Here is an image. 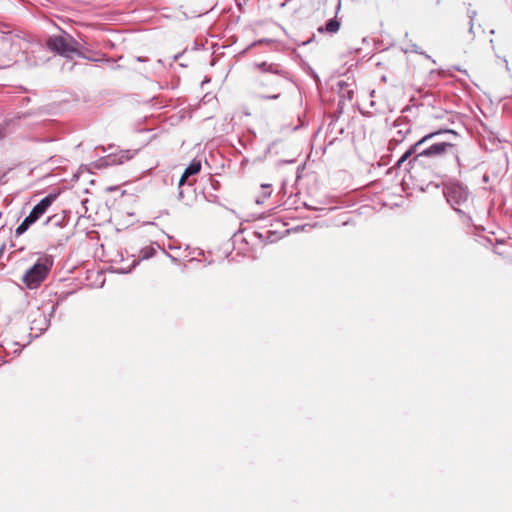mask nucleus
<instances>
[{"label":"nucleus","instance_id":"nucleus-3","mask_svg":"<svg viewBox=\"0 0 512 512\" xmlns=\"http://www.w3.org/2000/svg\"><path fill=\"white\" fill-rule=\"evenodd\" d=\"M79 46V42L69 34L51 36L47 39V47L65 58H72L73 54L82 56L78 51Z\"/></svg>","mask_w":512,"mask_h":512},{"label":"nucleus","instance_id":"nucleus-18","mask_svg":"<svg viewBox=\"0 0 512 512\" xmlns=\"http://www.w3.org/2000/svg\"><path fill=\"white\" fill-rule=\"evenodd\" d=\"M130 158H132V155L130 154V151H124L119 156V163H123L124 161H127Z\"/></svg>","mask_w":512,"mask_h":512},{"label":"nucleus","instance_id":"nucleus-2","mask_svg":"<svg viewBox=\"0 0 512 512\" xmlns=\"http://www.w3.org/2000/svg\"><path fill=\"white\" fill-rule=\"evenodd\" d=\"M448 135L456 136V132L448 133ZM442 136H447V134H442L433 140H430L428 144L424 145L419 149V154L417 153V157L420 158H432L438 159L444 156L448 152H452V155L458 159L457 154L452 151L454 149V145L448 139H442Z\"/></svg>","mask_w":512,"mask_h":512},{"label":"nucleus","instance_id":"nucleus-20","mask_svg":"<svg viewBox=\"0 0 512 512\" xmlns=\"http://www.w3.org/2000/svg\"><path fill=\"white\" fill-rule=\"evenodd\" d=\"M280 96V94H274V95H261L260 96V99H264V100H267V99H271V100H275V99H278Z\"/></svg>","mask_w":512,"mask_h":512},{"label":"nucleus","instance_id":"nucleus-14","mask_svg":"<svg viewBox=\"0 0 512 512\" xmlns=\"http://www.w3.org/2000/svg\"><path fill=\"white\" fill-rule=\"evenodd\" d=\"M467 16L470 20V27H469V33L474 35V20L477 16V11L471 8L467 9Z\"/></svg>","mask_w":512,"mask_h":512},{"label":"nucleus","instance_id":"nucleus-11","mask_svg":"<svg viewBox=\"0 0 512 512\" xmlns=\"http://www.w3.org/2000/svg\"><path fill=\"white\" fill-rule=\"evenodd\" d=\"M256 66L264 73L281 74V70L277 64L261 62L256 64Z\"/></svg>","mask_w":512,"mask_h":512},{"label":"nucleus","instance_id":"nucleus-16","mask_svg":"<svg viewBox=\"0 0 512 512\" xmlns=\"http://www.w3.org/2000/svg\"><path fill=\"white\" fill-rule=\"evenodd\" d=\"M9 125V121L6 120L3 123H0V141L5 139L8 135L7 127Z\"/></svg>","mask_w":512,"mask_h":512},{"label":"nucleus","instance_id":"nucleus-9","mask_svg":"<svg viewBox=\"0 0 512 512\" xmlns=\"http://www.w3.org/2000/svg\"><path fill=\"white\" fill-rule=\"evenodd\" d=\"M352 221V211L345 210L336 214L333 218L334 225L337 227L346 226Z\"/></svg>","mask_w":512,"mask_h":512},{"label":"nucleus","instance_id":"nucleus-1","mask_svg":"<svg viewBox=\"0 0 512 512\" xmlns=\"http://www.w3.org/2000/svg\"><path fill=\"white\" fill-rule=\"evenodd\" d=\"M443 194L456 212L465 214L462 207H466L470 199V192L467 186L458 181H451L444 184Z\"/></svg>","mask_w":512,"mask_h":512},{"label":"nucleus","instance_id":"nucleus-7","mask_svg":"<svg viewBox=\"0 0 512 512\" xmlns=\"http://www.w3.org/2000/svg\"><path fill=\"white\" fill-rule=\"evenodd\" d=\"M453 133V130H438L435 132H431L425 136H423L419 141L414 143L397 161V166L400 167L402 163H404L407 159H409L411 156L413 158L410 160L411 163L420 162V158L417 157V153L419 154V149L423 147L424 145L428 144L430 140H433L434 138L442 135V134H448Z\"/></svg>","mask_w":512,"mask_h":512},{"label":"nucleus","instance_id":"nucleus-23","mask_svg":"<svg viewBox=\"0 0 512 512\" xmlns=\"http://www.w3.org/2000/svg\"><path fill=\"white\" fill-rule=\"evenodd\" d=\"M178 197H179V199H181L183 197V192L181 190L179 191Z\"/></svg>","mask_w":512,"mask_h":512},{"label":"nucleus","instance_id":"nucleus-17","mask_svg":"<svg viewBox=\"0 0 512 512\" xmlns=\"http://www.w3.org/2000/svg\"><path fill=\"white\" fill-rule=\"evenodd\" d=\"M61 223V220L60 218L57 217V215H54L52 217H49L45 222L44 224L45 225H54V226H59Z\"/></svg>","mask_w":512,"mask_h":512},{"label":"nucleus","instance_id":"nucleus-6","mask_svg":"<svg viewBox=\"0 0 512 512\" xmlns=\"http://www.w3.org/2000/svg\"><path fill=\"white\" fill-rule=\"evenodd\" d=\"M56 308V305H52L48 313L39 308L31 311L29 315L30 330L35 332V337H38L48 329L50 318L56 311Z\"/></svg>","mask_w":512,"mask_h":512},{"label":"nucleus","instance_id":"nucleus-13","mask_svg":"<svg viewBox=\"0 0 512 512\" xmlns=\"http://www.w3.org/2000/svg\"><path fill=\"white\" fill-rule=\"evenodd\" d=\"M156 250L152 246L144 247L140 250V257L138 260L149 259L154 256Z\"/></svg>","mask_w":512,"mask_h":512},{"label":"nucleus","instance_id":"nucleus-12","mask_svg":"<svg viewBox=\"0 0 512 512\" xmlns=\"http://www.w3.org/2000/svg\"><path fill=\"white\" fill-rule=\"evenodd\" d=\"M339 87V95L341 98H347L348 100L352 99V90H349V84L343 80H339L337 82Z\"/></svg>","mask_w":512,"mask_h":512},{"label":"nucleus","instance_id":"nucleus-15","mask_svg":"<svg viewBox=\"0 0 512 512\" xmlns=\"http://www.w3.org/2000/svg\"><path fill=\"white\" fill-rule=\"evenodd\" d=\"M139 262H140V260L134 259L131 266H129V267L123 266V267L116 268L115 272L120 273V274L130 273L139 264Z\"/></svg>","mask_w":512,"mask_h":512},{"label":"nucleus","instance_id":"nucleus-10","mask_svg":"<svg viewBox=\"0 0 512 512\" xmlns=\"http://www.w3.org/2000/svg\"><path fill=\"white\" fill-rule=\"evenodd\" d=\"M339 28H340L339 21L336 18H332L326 22V25L324 27L320 26L318 28V32H320V33L327 32V33L332 34V33H336L339 30Z\"/></svg>","mask_w":512,"mask_h":512},{"label":"nucleus","instance_id":"nucleus-4","mask_svg":"<svg viewBox=\"0 0 512 512\" xmlns=\"http://www.w3.org/2000/svg\"><path fill=\"white\" fill-rule=\"evenodd\" d=\"M57 199V194L50 193L45 196L43 199L37 203L28 216L24 218V220L20 223V225L15 230V235L20 236L24 234L31 225H33L37 220L40 219L42 215H44L48 208L53 204V202Z\"/></svg>","mask_w":512,"mask_h":512},{"label":"nucleus","instance_id":"nucleus-8","mask_svg":"<svg viewBox=\"0 0 512 512\" xmlns=\"http://www.w3.org/2000/svg\"><path fill=\"white\" fill-rule=\"evenodd\" d=\"M201 170V162L199 160H193L184 170L182 176L179 179V187L183 186L190 176L196 175Z\"/></svg>","mask_w":512,"mask_h":512},{"label":"nucleus","instance_id":"nucleus-5","mask_svg":"<svg viewBox=\"0 0 512 512\" xmlns=\"http://www.w3.org/2000/svg\"><path fill=\"white\" fill-rule=\"evenodd\" d=\"M52 264L53 260L50 257L37 260V262L25 272L22 278L23 282L30 289L38 287L47 277Z\"/></svg>","mask_w":512,"mask_h":512},{"label":"nucleus","instance_id":"nucleus-21","mask_svg":"<svg viewBox=\"0 0 512 512\" xmlns=\"http://www.w3.org/2000/svg\"><path fill=\"white\" fill-rule=\"evenodd\" d=\"M255 236H256L258 239H260L261 241H263V240H264V238H265V237H264V235H263L261 232H255Z\"/></svg>","mask_w":512,"mask_h":512},{"label":"nucleus","instance_id":"nucleus-22","mask_svg":"<svg viewBox=\"0 0 512 512\" xmlns=\"http://www.w3.org/2000/svg\"><path fill=\"white\" fill-rule=\"evenodd\" d=\"M412 51H413V52H416V53L423 54L422 52H420V51H419V48H418V46H417V45H413V46H412Z\"/></svg>","mask_w":512,"mask_h":512},{"label":"nucleus","instance_id":"nucleus-19","mask_svg":"<svg viewBox=\"0 0 512 512\" xmlns=\"http://www.w3.org/2000/svg\"><path fill=\"white\" fill-rule=\"evenodd\" d=\"M262 188L265 190L264 197L267 198L271 195V185L270 184H263Z\"/></svg>","mask_w":512,"mask_h":512}]
</instances>
